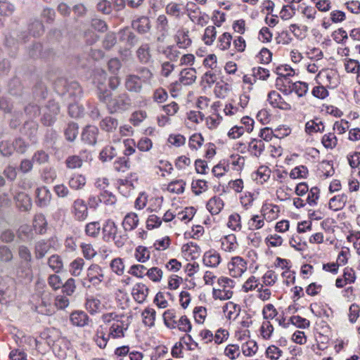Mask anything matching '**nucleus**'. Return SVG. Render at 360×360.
<instances>
[{"instance_id":"bf43d9fd","label":"nucleus","mask_w":360,"mask_h":360,"mask_svg":"<svg viewBox=\"0 0 360 360\" xmlns=\"http://www.w3.org/2000/svg\"><path fill=\"white\" fill-rule=\"evenodd\" d=\"M290 85L291 92H295V94L300 97L304 96L309 89L308 84L303 82H297L295 83L290 82Z\"/></svg>"},{"instance_id":"680f3d73","label":"nucleus","mask_w":360,"mask_h":360,"mask_svg":"<svg viewBox=\"0 0 360 360\" xmlns=\"http://www.w3.org/2000/svg\"><path fill=\"white\" fill-rule=\"evenodd\" d=\"M321 143L327 149H333L338 144V139L334 133H328L322 137Z\"/></svg>"},{"instance_id":"3c124183","label":"nucleus","mask_w":360,"mask_h":360,"mask_svg":"<svg viewBox=\"0 0 360 360\" xmlns=\"http://www.w3.org/2000/svg\"><path fill=\"white\" fill-rule=\"evenodd\" d=\"M204 141V138L200 133H195L189 138L188 146L192 150H198L203 145Z\"/></svg>"},{"instance_id":"72a5a7b5","label":"nucleus","mask_w":360,"mask_h":360,"mask_svg":"<svg viewBox=\"0 0 360 360\" xmlns=\"http://www.w3.org/2000/svg\"><path fill=\"white\" fill-rule=\"evenodd\" d=\"M98 129L94 126L86 127L82 134V139L88 144L93 145L96 142Z\"/></svg>"},{"instance_id":"c03bdc74","label":"nucleus","mask_w":360,"mask_h":360,"mask_svg":"<svg viewBox=\"0 0 360 360\" xmlns=\"http://www.w3.org/2000/svg\"><path fill=\"white\" fill-rule=\"evenodd\" d=\"M137 57L142 63H148L151 58L150 49L148 44H142L136 51Z\"/></svg>"},{"instance_id":"4be33fe9","label":"nucleus","mask_w":360,"mask_h":360,"mask_svg":"<svg viewBox=\"0 0 360 360\" xmlns=\"http://www.w3.org/2000/svg\"><path fill=\"white\" fill-rule=\"evenodd\" d=\"M36 203L40 207L47 206L51 200V193L46 186L37 188L36 190Z\"/></svg>"},{"instance_id":"338daca9","label":"nucleus","mask_w":360,"mask_h":360,"mask_svg":"<svg viewBox=\"0 0 360 360\" xmlns=\"http://www.w3.org/2000/svg\"><path fill=\"white\" fill-rule=\"evenodd\" d=\"M328 87L322 84H317L311 90V94L316 98L325 99L329 96Z\"/></svg>"},{"instance_id":"ea45409f","label":"nucleus","mask_w":360,"mask_h":360,"mask_svg":"<svg viewBox=\"0 0 360 360\" xmlns=\"http://www.w3.org/2000/svg\"><path fill=\"white\" fill-rule=\"evenodd\" d=\"M85 307L91 314H95L101 311L103 306L99 299L89 297L86 300Z\"/></svg>"},{"instance_id":"6e6d98bb","label":"nucleus","mask_w":360,"mask_h":360,"mask_svg":"<svg viewBox=\"0 0 360 360\" xmlns=\"http://www.w3.org/2000/svg\"><path fill=\"white\" fill-rule=\"evenodd\" d=\"M118 126L117 120L111 117L104 118L100 123V127L103 130L107 132H112Z\"/></svg>"},{"instance_id":"cd10ccee","label":"nucleus","mask_w":360,"mask_h":360,"mask_svg":"<svg viewBox=\"0 0 360 360\" xmlns=\"http://www.w3.org/2000/svg\"><path fill=\"white\" fill-rule=\"evenodd\" d=\"M197 78L195 68H185L180 72L179 82L184 85H191Z\"/></svg>"},{"instance_id":"4468645a","label":"nucleus","mask_w":360,"mask_h":360,"mask_svg":"<svg viewBox=\"0 0 360 360\" xmlns=\"http://www.w3.org/2000/svg\"><path fill=\"white\" fill-rule=\"evenodd\" d=\"M268 101L274 108H278L283 110H291V105L284 101L281 96L276 91H271L268 94Z\"/></svg>"},{"instance_id":"f704fd0d","label":"nucleus","mask_w":360,"mask_h":360,"mask_svg":"<svg viewBox=\"0 0 360 360\" xmlns=\"http://www.w3.org/2000/svg\"><path fill=\"white\" fill-rule=\"evenodd\" d=\"M227 226L233 231H241L243 225L240 215L236 212L230 214L228 218Z\"/></svg>"},{"instance_id":"423d86ee","label":"nucleus","mask_w":360,"mask_h":360,"mask_svg":"<svg viewBox=\"0 0 360 360\" xmlns=\"http://www.w3.org/2000/svg\"><path fill=\"white\" fill-rule=\"evenodd\" d=\"M317 84H322L329 89H335L339 84V79L337 71L333 69H322L315 77Z\"/></svg>"},{"instance_id":"5fc2aeb1","label":"nucleus","mask_w":360,"mask_h":360,"mask_svg":"<svg viewBox=\"0 0 360 360\" xmlns=\"http://www.w3.org/2000/svg\"><path fill=\"white\" fill-rule=\"evenodd\" d=\"M46 220L45 217L41 214H36L33 220V227L37 233H43L46 226Z\"/></svg>"},{"instance_id":"4d7b16f0","label":"nucleus","mask_w":360,"mask_h":360,"mask_svg":"<svg viewBox=\"0 0 360 360\" xmlns=\"http://www.w3.org/2000/svg\"><path fill=\"white\" fill-rule=\"evenodd\" d=\"M186 182L183 179L174 180L167 186V191L170 193L180 194L184 193Z\"/></svg>"},{"instance_id":"dca6fc26","label":"nucleus","mask_w":360,"mask_h":360,"mask_svg":"<svg viewBox=\"0 0 360 360\" xmlns=\"http://www.w3.org/2000/svg\"><path fill=\"white\" fill-rule=\"evenodd\" d=\"M110 338L111 336L109 331H107L106 328L103 326H99L96 331L94 340L98 347L104 349Z\"/></svg>"},{"instance_id":"f8f14e48","label":"nucleus","mask_w":360,"mask_h":360,"mask_svg":"<svg viewBox=\"0 0 360 360\" xmlns=\"http://www.w3.org/2000/svg\"><path fill=\"white\" fill-rule=\"evenodd\" d=\"M260 212L266 221L271 222L278 217L281 210L278 205L272 203H264L262 206Z\"/></svg>"},{"instance_id":"a19ab883","label":"nucleus","mask_w":360,"mask_h":360,"mask_svg":"<svg viewBox=\"0 0 360 360\" xmlns=\"http://www.w3.org/2000/svg\"><path fill=\"white\" fill-rule=\"evenodd\" d=\"M258 350L257 342L253 340H248L241 345V352L245 356H252Z\"/></svg>"},{"instance_id":"37998d69","label":"nucleus","mask_w":360,"mask_h":360,"mask_svg":"<svg viewBox=\"0 0 360 360\" xmlns=\"http://www.w3.org/2000/svg\"><path fill=\"white\" fill-rule=\"evenodd\" d=\"M134 256L137 262L145 263L149 260L150 252L146 247L139 245L136 248Z\"/></svg>"},{"instance_id":"39448f33","label":"nucleus","mask_w":360,"mask_h":360,"mask_svg":"<svg viewBox=\"0 0 360 360\" xmlns=\"http://www.w3.org/2000/svg\"><path fill=\"white\" fill-rule=\"evenodd\" d=\"M276 73L278 75L276 80V87L285 94L291 93V85L289 78L295 75V70L288 65H281L276 68Z\"/></svg>"},{"instance_id":"052dcab7","label":"nucleus","mask_w":360,"mask_h":360,"mask_svg":"<svg viewBox=\"0 0 360 360\" xmlns=\"http://www.w3.org/2000/svg\"><path fill=\"white\" fill-rule=\"evenodd\" d=\"M252 76L254 77V82H255L257 79L266 80L269 77L270 73L267 69L256 67L252 69Z\"/></svg>"},{"instance_id":"c9c22d12","label":"nucleus","mask_w":360,"mask_h":360,"mask_svg":"<svg viewBox=\"0 0 360 360\" xmlns=\"http://www.w3.org/2000/svg\"><path fill=\"white\" fill-rule=\"evenodd\" d=\"M324 128L323 123L319 118L309 120L305 124V131L309 134L316 132H323L324 131Z\"/></svg>"},{"instance_id":"ddd939ff","label":"nucleus","mask_w":360,"mask_h":360,"mask_svg":"<svg viewBox=\"0 0 360 360\" xmlns=\"http://www.w3.org/2000/svg\"><path fill=\"white\" fill-rule=\"evenodd\" d=\"M38 313L44 315H51L55 312V307L52 304V297L49 293L44 294L41 302L36 307Z\"/></svg>"},{"instance_id":"1a4fd4ad","label":"nucleus","mask_w":360,"mask_h":360,"mask_svg":"<svg viewBox=\"0 0 360 360\" xmlns=\"http://www.w3.org/2000/svg\"><path fill=\"white\" fill-rule=\"evenodd\" d=\"M71 212L77 221H84L88 217V207L83 199L77 198L72 202Z\"/></svg>"},{"instance_id":"864d4df0","label":"nucleus","mask_w":360,"mask_h":360,"mask_svg":"<svg viewBox=\"0 0 360 360\" xmlns=\"http://www.w3.org/2000/svg\"><path fill=\"white\" fill-rule=\"evenodd\" d=\"M156 28L162 33V35L167 34L169 31V20L165 14L159 15L155 20Z\"/></svg>"},{"instance_id":"f03ea898","label":"nucleus","mask_w":360,"mask_h":360,"mask_svg":"<svg viewBox=\"0 0 360 360\" xmlns=\"http://www.w3.org/2000/svg\"><path fill=\"white\" fill-rule=\"evenodd\" d=\"M98 97L106 104L110 113L127 110L131 106L130 97L126 92L116 95L105 91L100 93Z\"/></svg>"},{"instance_id":"a878e982","label":"nucleus","mask_w":360,"mask_h":360,"mask_svg":"<svg viewBox=\"0 0 360 360\" xmlns=\"http://www.w3.org/2000/svg\"><path fill=\"white\" fill-rule=\"evenodd\" d=\"M205 115L200 111L190 110L186 113V124L190 127H195L204 120Z\"/></svg>"},{"instance_id":"8fccbe9b","label":"nucleus","mask_w":360,"mask_h":360,"mask_svg":"<svg viewBox=\"0 0 360 360\" xmlns=\"http://www.w3.org/2000/svg\"><path fill=\"white\" fill-rule=\"evenodd\" d=\"M240 347L238 345H228L224 352V354L230 360H236L240 356Z\"/></svg>"},{"instance_id":"603ef678","label":"nucleus","mask_w":360,"mask_h":360,"mask_svg":"<svg viewBox=\"0 0 360 360\" xmlns=\"http://www.w3.org/2000/svg\"><path fill=\"white\" fill-rule=\"evenodd\" d=\"M274 328L270 321H264L259 328L261 337L264 340H269L273 335Z\"/></svg>"},{"instance_id":"0eeeda50","label":"nucleus","mask_w":360,"mask_h":360,"mask_svg":"<svg viewBox=\"0 0 360 360\" xmlns=\"http://www.w3.org/2000/svg\"><path fill=\"white\" fill-rule=\"evenodd\" d=\"M227 269L231 277L240 278L248 270V262L240 256L233 257L227 264Z\"/></svg>"},{"instance_id":"c756f323","label":"nucleus","mask_w":360,"mask_h":360,"mask_svg":"<svg viewBox=\"0 0 360 360\" xmlns=\"http://www.w3.org/2000/svg\"><path fill=\"white\" fill-rule=\"evenodd\" d=\"M225 316L229 320H235L240 314V305L233 302H228L223 307Z\"/></svg>"},{"instance_id":"a211bd4d","label":"nucleus","mask_w":360,"mask_h":360,"mask_svg":"<svg viewBox=\"0 0 360 360\" xmlns=\"http://www.w3.org/2000/svg\"><path fill=\"white\" fill-rule=\"evenodd\" d=\"M142 84L138 75L130 74L125 78V88L130 92L140 93L142 90Z\"/></svg>"},{"instance_id":"9b49d317","label":"nucleus","mask_w":360,"mask_h":360,"mask_svg":"<svg viewBox=\"0 0 360 360\" xmlns=\"http://www.w3.org/2000/svg\"><path fill=\"white\" fill-rule=\"evenodd\" d=\"M174 41L180 49H187L192 44L189 37V30L186 27H180L174 34Z\"/></svg>"},{"instance_id":"58836bf2","label":"nucleus","mask_w":360,"mask_h":360,"mask_svg":"<svg viewBox=\"0 0 360 360\" xmlns=\"http://www.w3.org/2000/svg\"><path fill=\"white\" fill-rule=\"evenodd\" d=\"M86 179L85 176L80 174H74L70 178L69 186L74 190H81L86 185Z\"/></svg>"},{"instance_id":"79ce46f5","label":"nucleus","mask_w":360,"mask_h":360,"mask_svg":"<svg viewBox=\"0 0 360 360\" xmlns=\"http://www.w3.org/2000/svg\"><path fill=\"white\" fill-rule=\"evenodd\" d=\"M18 253H19V256H20V259L22 260H23L24 262L25 263V268L27 269V272L25 274L27 276V275L30 274V273H31V270H30V268H31L30 262L32 260L31 252L27 247L22 245V246H20V248H19Z\"/></svg>"},{"instance_id":"e2e57ef3","label":"nucleus","mask_w":360,"mask_h":360,"mask_svg":"<svg viewBox=\"0 0 360 360\" xmlns=\"http://www.w3.org/2000/svg\"><path fill=\"white\" fill-rule=\"evenodd\" d=\"M191 188L195 195H200L208 189L207 182L205 180H193L191 184Z\"/></svg>"},{"instance_id":"69168bd1","label":"nucleus","mask_w":360,"mask_h":360,"mask_svg":"<svg viewBox=\"0 0 360 360\" xmlns=\"http://www.w3.org/2000/svg\"><path fill=\"white\" fill-rule=\"evenodd\" d=\"M146 276L150 281L159 283L162 278L163 271L161 269L154 266L148 269H147Z\"/></svg>"},{"instance_id":"6ab92c4d","label":"nucleus","mask_w":360,"mask_h":360,"mask_svg":"<svg viewBox=\"0 0 360 360\" xmlns=\"http://www.w3.org/2000/svg\"><path fill=\"white\" fill-rule=\"evenodd\" d=\"M220 241L221 250L226 252H233L238 248L236 236L233 233L223 236Z\"/></svg>"},{"instance_id":"bb28decb","label":"nucleus","mask_w":360,"mask_h":360,"mask_svg":"<svg viewBox=\"0 0 360 360\" xmlns=\"http://www.w3.org/2000/svg\"><path fill=\"white\" fill-rule=\"evenodd\" d=\"M245 164V158L239 154L231 155L227 160V167L232 169L240 172L243 170Z\"/></svg>"},{"instance_id":"f3484780","label":"nucleus","mask_w":360,"mask_h":360,"mask_svg":"<svg viewBox=\"0 0 360 360\" xmlns=\"http://www.w3.org/2000/svg\"><path fill=\"white\" fill-rule=\"evenodd\" d=\"M202 262L206 266L216 268L221 263V257L217 251L210 250L204 253Z\"/></svg>"},{"instance_id":"13d9d810","label":"nucleus","mask_w":360,"mask_h":360,"mask_svg":"<svg viewBox=\"0 0 360 360\" xmlns=\"http://www.w3.org/2000/svg\"><path fill=\"white\" fill-rule=\"evenodd\" d=\"M260 285L258 278L255 276H251L243 284L242 290L244 292H248L258 288Z\"/></svg>"},{"instance_id":"2f4dec72","label":"nucleus","mask_w":360,"mask_h":360,"mask_svg":"<svg viewBox=\"0 0 360 360\" xmlns=\"http://www.w3.org/2000/svg\"><path fill=\"white\" fill-rule=\"evenodd\" d=\"M224 205V201L219 197L214 196L208 200L206 207L212 214H217L222 210Z\"/></svg>"},{"instance_id":"9d476101","label":"nucleus","mask_w":360,"mask_h":360,"mask_svg":"<svg viewBox=\"0 0 360 360\" xmlns=\"http://www.w3.org/2000/svg\"><path fill=\"white\" fill-rule=\"evenodd\" d=\"M148 294V287L141 282H138L134 284L131 290L132 298L139 304L144 303L147 300Z\"/></svg>"},{"instance_id":"c85d7f7f","label":"nucleus","mask_w":360,"mask_h":360,"mask_svg":"<svg viewBox=\"0 0 360 360\" xmlns=\"http://www.w3.org/2000/svg\"><path fill=\"white\" fill-rule=\"evenodd\" d=\"M264 148L265 145L262 140L254 139L249 142L248 151L251 155L259 157L264 150Z\"/></svg>"},{"instance_id":"393cba45","label":"nucleus","mask_w":360,"mask_h":360,"mask_svg":"<svg viewBox=\"0 0 360 360\" xmlns=\"http://www.w3.org/2000/svg\"><path fill=\"white\" fill-rule=\"evenodd\" d=\"M139 222L138 215L135 212H131L124 216L122 225L124 231H131L138 226Z\"/></svg>"},{"instance_id":"4c0bfd02","label":"nucleus","mask_w":360,"mask_h":360,"mask_svg":"<svg viewBox=\"0 0 360 360\" xmlns=\"http://www.w3.org/2000/svg\"><path fill=\"white\" fill-rule=\"evenodd\" d=\"M265 221L262 214H253L248 221L247 226L250 231L259 230L264 226Z\"/></svg>"},{"instance_id":"49530a36","label":"nucleus","mask_w":360,"mask_h":360,"mask_svg":"<svg viewBox=\"0 0 360 360\" xmlns=\"http://www.w3.org/2000/svg\"><path fill=\"white\" fill-rule=\"evenodd\" d=\"M217 37V30L214 26H207L205 30L204 34L202 37V40L207 46H211Z\"/></svg>"},{"instance_id":"7c9ffc66","label":"nucleus","mask_w":360,"mask_h":360,"mask_svg":"<svg viewBox=\"0 0 360 360\" xmlns=\"http://www.w3.org/2000/svg\"><path fill=\"white\" fill-rule=\"evenodd\" d=\"M103 238L109 241L111 238H115L117 233V226L112 220H108L103 227Z\"/></svg>"},{"instance_id":"473e14b6","label":"nucleus","mask_w":360,"mask_h":360,"mask_svg":"<svg viewBox=\"0 0 360 360\" xmlns=\"http://www.w3.org/2000/svg\"><path fill=\"white\" fill-rule=\"evenodd\" d=\"M133 26L139 33L146 34L151 28L150 20L147 16H141L134 22Z\"/></svg>"},{"instance_id":"aec40b11","label":"nucleus","mask_w":360,"mask_h":360,"mask_svg":"<svg viewBox=\"0 0 360 360\" xmlns=\"http://www.w3.org/2000/svg\"><path fill=\"white\" fill-rule=\"evenodd\" d=\"M70 321L73 326L84 327L90 322L87 314L83 311H75L70 316Z\"/></svg>"},{"instance_id":"5701e85b","label":"nucleus","mask_w":360,"mask_h":360,"mask_svg":"<svg viewBox=\"0 0 360 360\" xmlns=\"http://www.w3.org/2000/svg\"><path fill=\"white\" fill-rule=\"evenodd\" d=\"M188 15L193 22L201 26L205 25L209 19L208 15L202 13L198 8L188 10Z\"/></svg>"},{"instance_id":"a18cd8bd","label":"nucleus","mask_w":360,"mask_h":360,"mask_svg":"<svg viewBox=\"0 0 360 360\" xmlns=\"http://www.w3.org/2000/svg\"><path fill=\"white\" fill-rule=\"evenodd\" d=\"M232 36L229 32L221 34L217 42V47L221 51H226L231 47Z\"/></svg>"},{"instance_id":"20e7f679","label":"nucleus","mask_w":360,"mask_h":360,"mask_svg":"<svg viewBox=\"0 0 360 360\" xmlns=\"http://www.w3.org/2000/svg\"><path fill=\"white\" fill-rule=\"evenodd\" d=\"M105 278L104 269L98 264H91L86 269V277L82 281V285L87 288H90L91 285L98 288L104 283Z\"/></svg>"},{"instance_id":"de8ad7c7","label":"nucleus","mask_w":360,"mask_h":360,"mask_svg":"<svg viewBox=\"0 0 360 360\" xmlns=\"http://www.w3.org/2000/svg\"><path fill=\"white\" fill-rule=\"evenodd\" d=\"M47 264L56 273H59L63 269L62 258L58 255H53L49 259Z\"/></svg>"},{"instance_id":"b1692460","label":"nucleus","mask_w":360,"mask_h":360,"mask_svg":"<svg viewBox=\"0 0 360 360\" xmlns=\"http://www.w3.org/2000/svg\"><path fill=\"white\" fill-rule=\"evenodd\" d=\"M85 266L84 259L82 257H77L68 265V271L71 276L79 277L82 276Z\"/></svg>"},{"instance_id":"e433bc0d","label":"nucleus","mask_w":360,"mask_h":360,"mask_svg":"<svg viewBox=\"0 0 360 360\" xmlns=\"http://www.w3.org/2000/svg\"><path fill=\"white\" fill-rule=\"evenodd\" d=\"M342 63L345 72L349 74L356 75L360 68V62L356 59L347 57L342 60Z\"/></svg>"},{"instance_id":"774afa93","label":"nucleus","mask_w":360,"mask_h":360,"mask_svg":"<svg viewBox=\"0 0 360 360\" xmlns=\"http://www.w3.org/2000/svg\"><path fill=\"white\" fill-rule=\"evenodd\" d=\"M283 351L275 345L269 346L265 352L266 358L271 360H278L282 355Z\"/></svg>"},{"instance_id":"6e6552de","label":"nucleus","mask_w":360,"mask_h":360,"mask_svg":"<svg viewBox=\"0 0 360 360\" xmlns=\"http://www.w3.org/2000/svg\"><path fill=\"white\" fill-rule=\"evenodd\" d=\"M219 107L220 103L219 101L212 103L210 105V115L204 117L205 125L210 130L217 129L222 121V117L219 112Z\"/></svg>"},{"instance_id":"412c9836","label":"nucleus","mask_w":360,"mask_h":360,"mask_svg":"<svg viewBox=\"0 0 360 360\" xmlns=\"http://www.w3.org/2000/svg\"><path fill=\"white\" fill-rule=\"evenodd\" d=\"M348 200V196L345 193H340L332 197L328 202L330 210L337 212L344 208Z\"/></svg>"},{"instance_id":"0e129e2a","label":"nucleus","mask_w":360,"mask_h":360,"mask_svg":"<svg viewBox=\"0 0 360 360\" xmlns=\"http://www.w3.org/2000/svg\"><path fill=\"white\" fill-rule=\"evenodd\" d=\"M147 268L143 264H133L130 266L128 274L139 278H142L146 276Z\"/></svg>"},{"instance_id":"09e8293b","label":"nucleus","mask_w":360,"mask_h":360,"mask_svg":"<svg viewBox=\"0 0 360 360\" xmlns=\"http://www.w3.org/2000/svg\"><path fill=\"white\" fill-rule=\"evenodd\" d=\"M156 312L154 309L147 307L142 312V318L143 323L149 327L155 325Z\"/></svg>"},{"instance_id":"7ed1b4c3","label":"nucleus","mask_w":360,"mask_h":360,"mask_svg":"<svg viewBox=\"0 0 360 360\" xmlns=\"http://www.w3.org/2000/svg\"><path fill=\"white\" fill-rule=\"evenodd\" d=\"M218 288L212 289V297L214 300H228L233 297V288L236 282L231 278L221 276L217 279Z\"/></svg>"},{"instance_id":"2eb2a0df","label":"nucleus","mask_w":360,"mask_h":360,"mask_svg":"<svg viewBox=\"0 0 360 360\" xmlns=\"http://www.w3.org/2000/svg\"><path fill=\"white\" fill-rule=\"evenodd\" d=\"M186 6L182 2L171 1L165 6V13L176 18H181L185 13Z\"/></svg>"},{"instance_id":"f257e3e1","label":"nucleus","mask_w":360,"mask_h":360,"mask_svg":"<svg viewBox=\"0 0 360 360\" xmlns=\"http://www.w3.org/2000/svg\"><path fill=\"white\" fill-rule=\"evenodd\" d=\"M101 321L108 326V330L112 339H121L125 337L130 324L129 319L124 314L115 311L102 314Z\"/></svg>"}]
</instances>
